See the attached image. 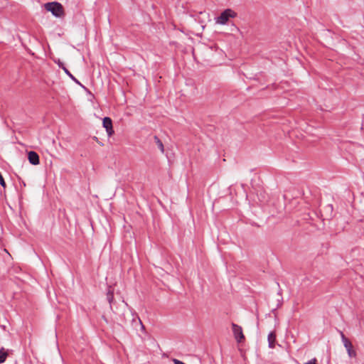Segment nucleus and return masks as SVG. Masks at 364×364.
Here are the masks:
<instances>
[{"label": "nucleus", "mask_w": 364, "mask_h": 364, "mask_svg": "<svg viewBox=\"0 0 364 364\" xmlns=\"http://www.w3.org/2000/svg\"><path fill=\"white\" fill-rule=\"evenodd\" d=\"M44 8L55 17H61L64 14L63 6L57 1L46 3L44 4Z\"/></svg>", "instance_id": "obj_1"}, {"label": "nucleus", "mask_w": 364, "mask_h": 364, "mask_svg": "<svg viewBox=\"0 0 364 364\" xmlns=\"http://www.w3.org/2000/svg\"><path fill=\"white\" fill-rule=\"evenodd\" d=\"M236 16V13L230 9L223 11L220 15L216 18V23L219 24H225L230 18H233Z\"/></svg>", "instance_id": "obj_2"}, {"label": "nucleus", "mask_w": 364, "mask_h": 364, "mask_svg": "<svg viewBox=\"0 0 364 364\" xmlns=\"http://www.w3.org/2000/svg\"><path fill=\"white\" fill-rule=\"evenodd\" d=\"M232 328L235 338L237 340V341L238 343L242 342V340H244V338H245V336L242 333V327L238 326L237 324L232 323Z\"/></svg>", "instance_id": "obj_3"}, {"label": "nucleus", "mask_w": 364, "mask_h": 364, "mask_svg": "<svg viewBox=\"0 0 364 364\" xmlns=\"http://www.w3.org/2000/svg\"><path fill=\"white\" fill-rule=\"evenodd\" d=\"M103 127L105 128L106 132H107L108 136H111L114 134V130L112 127V121L108 117H105L102 121Z\"/></svg>", "instance_id": "obj_4"}, {"label": "nucleus", "mask_w": 364, "mask_h": 364, "mask_svg": "<svg viewBox=\"0 0 364 364\" xmlns=\"http://www.w3.org/2000/svg\"><path fill=\"white\" fill-rule=\"evenodd\" d=\"M28 159L33 165H38L40 163L38 154L33 151H31L28 153Z\"/></svg>", "instance_id": "obj_5"}, {"label": "nucleus", "mask_w": 364, "mask_h": 364, "mask_svg": "<svg viewBox=\"0 0 364 364\" xmlns=\"http://www.w3.org/2000/svg\"><path fill=\"white\" fill-rule=\"evenodd\" d=\"M58 65L61 68L64 72L68 75L76 84L79 85L82 87L85 88V87L70 73V72L64 66V64L61 62H58Z\"/></svg>", "instance_id": "obj_6"}, {"label": "nucleus", "mask_w": 364, "mask_h": 364, "mask_svg": "<svg viewBox=\"0 0 364 364\" xmlns=\"http://www.w3.org/2000/svg\"><path fill=\"white\" fill-rule=\"evenodd\" d=\"M268 343H269V347L270 348H274L275 346V341H276V334L274 332H270L268 334L267 337Z\"/></svg>", "instance_id": "obj_7"}, {"label": "nucleus", "mask_w": 364, "mask_h": 364, "mask_svg": "<svg viewBox=\"0 0 364 364\" xmlns=\"http://www.w3.org/2000/svg\"><path fill=\"white\" fill-rule=\"evenodd\" d=\"M154 140L155 143L156 144L158 148L161 151V152L162 154H164V146L163 142L161 141V139L157 136H154Z\"/></svg>", "instance_id": "obj_8"}, {"label": "nucleus", "mask_w": 364, "mask_h": 364, "mask_svg": "<svg viewBox=\"0 0 364 364\" xmlns=\"http://www.w3.org/2000/svg\"><path fill=\"white\" fill-rule=\"evenodd\" d=\"M353 345L350 344L346 347L348 355L350 358H354L356 356V352L353 349Z\"/></svg>", "instance_id": "obj_9"}, {"label": "nucleus", "mask_w": 364, "mask_h": 364, "mask_svg": "<svg viewBox=\"0 0 364 364\" xmlns=\"http://www.w3.org/2000/svg\"><path fill=\"white\" fill-rule=\"evenodd\" d=\"M340 335L341 337L342 342L343 343L344 347L352 344L351 342L345 336L344 333L342 331H340Z\"/></svg>", "instance_id": "obj_10"}, {"label": "nucleus", "mask_w": 364, "mask_h": 364, "mask_svg": "<svg viewBox=\"0 0 364 364\" xmlns=\"http://www.w3.org/2000/svg\"><path fill=\"white\" fill-rule=\"evenodd\" d=\"M8 355V353L4 350V348L0 349V363H3Z\"/></svg>", "instance_id": "obj_11"}, {"label": "nucleus", "mask_w": 364, "mask_h": 364, "mask_svg": "<svg viewBox=\"0 0 364 364\" xmlns=\"http://www.w3.org/2000/svg\"><path fill=\"white\" fill-rule=\"evenodd\" d=\"M107 299L108 301V302L109 303L110 306L112 305V303L114 300V294H113V292L111 291L110 290L108 291L107 294Z\"/></svg>", "instance_id": "obj_12"}, {"label": "nucleus", "mask_w": 364, "mask_h": 364, "mask_svg": "<svg viewBox=\"0 0 364 364\" xmlns=\"http://www.w3.org/2000/svg\"><path fill=\"white\" fill-rule=\"evenodd\" d=\"M0 185L3 187V188H6V182L1 175V173H0Z\"/></svg>", "instance_id": "obj_13"}, {"label": "nucleus", "mask_w": 364, "mask_h": 364, "mask_svg": "<svg viewBox=\"0 0 364 364\" xmlns=\"http://www.w3.org/2000/svg\"><path fill=\"white\" fill-rule=\"evenodd\" d=\"M306 364H316V358H313L310 360H309Z\"/></svg>", "instance_id": "obj_14"}, {"label": "nucleus", "mask_w": 364, "mask_h": 364, "mask_svg": "<svg viewBox=\"0 0 364 364\" xmlns=\"http://www.w3.org/2000/svg\"><path fill=\"white\" fill-rule=\"evenodd\" d=\"M173 363L174 364H186L185 363L177 359H173Z\"/></svg>", "instance_id": "obj_15"}, {"label": "nucleus", "mask_w": 364, "mask_h": 364, "mask_svg": "<svg viewBox=\"0 0 364 364\" xmlns=\"http://www.w3.org/2000/svg\"><path fill=\"white\" fill-rule=\"evenodd\" d=\"M139 323H140V325H141V328H143V329H144V326L142 324V323H141V320H140V319H139Z\"/></svg>", "instance_id": "obj_16"}]
</instances>
